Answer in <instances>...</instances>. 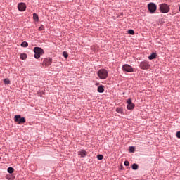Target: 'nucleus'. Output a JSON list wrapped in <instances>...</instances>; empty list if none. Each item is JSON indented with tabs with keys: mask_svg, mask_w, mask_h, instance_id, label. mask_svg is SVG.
Segmentation results:
<instances>
[{
	"mask_svg": "<svg viewBox=\"0 0 180 180\" xmlns=\"http://www.w3.org/2000/svg\"><path fill=\"white\" fill-rule=\"evenodd\" d=\"M34 53H35L34 58L37 59H39V58H40L41 56H43V54H44V51L43 50V49H41L40 47H34Z\"/></svg>",
	"mask_w": 180,
	"mask_h": 180,
	"instance_id": "nucleus-1",
	"label": "nucleus"
},
{
	"mask_svg": "<svg viewBox=\"0 0 180 180\" xmlns=\"http://www.w3.org/2000/svg\"><path fill=\"white\" fill-rule=\"evenodd\" d=\"M98 77H99L100 79H106L108 78V70L105 69H101L98 71Z\"/></svg>",
	"mask_w": 180,
	"mask_h": 180,
	"instance_id": "nucleus-2",
	"label": "nucleus"
},
{
	"mask_svg": "<svg viewBox=\"0 0 180 180\" xmlns=\"http://www.w3.org/2000/svg\"><path fill=\"white\" fill-rule=\"evenodd\" d=\"M160 10L162 13H168L169 12V6L167 4H160Z\"/></svg>",
	"mask_w": 180,
	"mask_h": 180,
	"instance_id": "nucleus-3",
	"label": "nucleus"
},
{
	"mask_svg": "<svg viewBox=\"0 0 180 180\" xmlns=\"http://www.w3.org/2000/svg\"><path fill=\"white\" fill-rule=\"evenodd\" d=\"M14 120L18 124H22V123H26V118L22 117L20 115H15Z\"/></svg>",
	"mask_w": 180,
	"mask_h": 180,
	"instance_id": "nucleus-4",
	"label": "nucleus"
},
{
	"mask_svg": "<svg viewBox=\"0 0 180 180\" xmlns=\"http://www.w3.org/2000/svg\"><path fill=\"white\" fill-rule=\"evenodd\" d=\"M53 63V59L51 58H44L42 63L43 67H49V65H51Z\"/></svg>",
	"mask_w": 180,
	"mask_h": 180,
	"instance_id": "nucleus-5",
	"label": "nucleus"
},
{
	"mask_svg": "<svg viewBox=\"0 0 180 180\" xmlns=\"http://www.w3.org/2000/svg\"><path fill=\"white\" fill-rule=\"evenodd\" d=\"M148 11L150 13H154L157 11V5L154 3H150L148 4Z\"/></svg>",
	"mask_w": 180,
	"mask_h": 180,
	"instance_id": "nucleus-6",
	"label": "nucleus"
},
{
	"mask_svg": "<svg viewBox=\"0 0 180 180\" xmlns=\"http://www.w3.org/2000/svg\"><path fill=\"white\" fill-rule=\"evenodd\" d=\"M139 67H140V68H141V70H148V68H150V63H148V62L144 60L140 63Z\"/></svg>",
	"mask_w": 180,
	"mask_h": 180,
	"instance_id": "nucleus-7",
	"label": "nucleus"
},
{
	"mask_svg": "<svg viewBox=\"0 0 180 180\" xmlns=\"http://www.w3.org/2000/svg\"><path fill=\"white\" fill-rule=\"evenodd\" d=\"M122 69L124 71H126L127 72H133V67H131L130 65L126 64L122 66Z\"/></svg>",
	"mask_w": 180,
	"mask_h": 180,
	"instance_id": "nucleus-8",
	"label": "nucleus"
},
{
	"mask_svg": "<svg viewBox=\"0 0 180 180\" xmlns=\"http://www.w3.org/2000/svg\"><path fill=\"white\" fill-rule=\"evenodd\" d=\"M127 109L129 110H131L134 109V103L131 101V98H129L127 101Z\"/></svg>",
	"mask_w": 180,
	"mask_h": 180,
	"instance_id": "nucleus-9",
	"label": "nucleus"
},
{
	"mask_svg": "<svg viewBox=\"0 0 180 180\" xmlns=\"http://www.w3.org/2000/svg\"><path fill=\"white\" fill-rule=\"evenodd\" d=\"M18 8L20 12H25L26 11V4L25 3H20L18 5Z\"/></svg>",
	"mask_w": 180,
	"mask_h": 180,
	"instance_id": "nucleus-10",
	"label": "nucleus"
},
{
	"mask_svg": "<svg viewBox=\"0 0 180 180\" xmlns=\"http://www.w3.org/2000/svg\"><path fill=\"white\" fill-rule=\"evenodd\" d=\"M78 155H80L82 158L86 157V152L85 150H81L78 152Z\"/></svg>",
	"mask_w": 180,
	"mask_h": 180,
	"instance_id": "nucleus-11",
	"label": "nucleus"
},
{
	"mask_svg": "<svg viewBox=\"0 0 180 180\" xmlns=\"http://www.w3.org/2000/svg\"><path fill=\"white\" fill-rule=\"evenodd\" d=\"M98 92H99L100 94H102L103 92H105V89L104 86L103 85H101L98 87L97 89Z\"/></svg>",
	"mask_w": 180,
	"mask_h": 180,
	"instance_id": "nucleus-12",
	"label": "nucleus"
},
{
	"mask_svg": "<svg viewBox=\"0 0 180 180\" xmlns=\"http://www.w3.org/2000/svg\"><path fill=\"white\" fill-rule=\"evenodd\" d=\"M157 58V53H153L150 56H148L149 60H154V58Z\"/></svg>",
	"mask_w": 180,
	"mask_h": 180,
	"instance_id": "nucleus-13",
	"label": "nucleus"
},
{
	"mask_svg": "<svg viewBox=\"0 0 180 180\" xmlns=\"http://www.w3.org/2000/svg\"><path fill=\"white\" fill-rule=\"evenodd\" d=\"M20 58L21 60H26V58H27V55H26V53H21L20 56Z\"/></svg>",
	"mask_w": 180,
	"mask_h": 180,
	"instance_id": "nucleus-14",
	"label": "nucleus"
},
{
	"mask_svg": "<svg viewBox=\"0 0 180 180\" xmlns=\"http://www.w3.org/2000/svg\"><path fill=\"white\" fill-rule=\"evenodd\" d=\"M33 19L35 22H39V15H37V14H36V13H34Z\"/></svg>",
	"mask_w": 180,
	"mask_h": 180,
	"instance_id": "nucleus-15",
	"label": "nucleus"
},
{
	"mask_svg": "<svg viewBox=\"0 0 180 180\" xmlns=\"http://www.w3.org/2000/svg\"><path fill=\"white\" fill-rule=\"evenodd\" d=\"M7 171L8 174H13V171H15V169H13V167H8Z\"/></svg>",
	"mask_w": 180,
	"mask_h": 180,
	"instance_id": "nucleus-16",
	"label": "nucleus"
},
{
	"mask_svg": "<svg viewBox=\"0 0 180 180\" xmlns=\"http://www.w3.org/2000/svg\"><path fill=\"white\" fill-rule=\"evenodd\" d=\"M132 169H134V170L139 169V165L134 163L132 165Z\"/></svg>",
	"mask_w": 180,
	"mask_h": 180,
	"instance_id": "nucleus-17",
	"label": "nucleus"
},
{
	"mask_svg": "<svg viewBox=\"0 0 180 180\" xmlns=\"http://www.w3.org/2000/svg\"><path fill=\"white\" fill-rule=\"evenodd\" d=\"M29 46V44L27 41H23L21 44V47H27Z\"/></svg>",
	"mask_w": 180,
	"mask_h": 180,
	"instance_id": "nucleus-18",
	"label": "nucleus"
},
{
	"mask_svg": "<svg viewBox=\"0 0 180 180\" xmlns=\"http://www.w3.org/2000/svg\"><path fill=\"white\" fill-rule=\"evenodd\" d=\"M4 82L6 84H11V81L9 79H4Z\"/></svg>",
	"mask_w": 180,
	"mask_h": 180,
	"instance_id": "nucleus-19",
	"label": "nucleus"
},
{
	"mask_svg": "<svg viewBox=\"0 0 180 180\" xmlns=\"http://www.w3.org/2000/svg\"><path fill=\"white\" fill-rule=\"evenodd\" d=\"M63 57H65V58H67L68 57V53L64 51L63 53Z\"/></svg>",
	"mask_w": 180,
	"mask_h": 180,
	"instance_id": "nucleus-20",
	"label": "nucleus"
},
{
	"mask_svg": "<svg viewBox=\"0 0 180 180\" xmlns=\"http://www.w3.org/2000/svg\"><path fill=\"white\" fill-rule=\"evenodd\" d=\"M39 32H41V30H44V25H41L39 29H38Z\"/></svg>",
	"mask_w": 180,
	"mask_h": 180,
	"instance_id": "nucleus-21",
	"label": "nucleus"
},
{
	"mask_svg": "<svg viewBox=\"0 0 180 180\" xmlns=\"http://www.w3.org/2000/svg\"><path fill=\"white\" fill-rule=\"evenodd\" d=\"M129 152L130 153H134V147L130 146L129 147Z\"/></svg>",
	"mask_w": 180,
	"mask_h": 180,
	"instance_id": "nucleus-22",
	"label": "nucleus"
},
{
	"mask_svg": "<svg viewBox=\"0 0 180 180\" xmlns=\"http://www.w3.org/2000/svg\"><path fill=\"white\" fill-rule=\"evenodd\" d=\"M129 34H134V30H128Z\"/></svg>",
	"mask_w": 180,
	"mask_h": 180,
	"instance_id": "nucleus-23",
	"label": "nucleus"
},
{
	"mask_svg": "<svg viewBox=\"0 0 180 180\" xmlns=\"http://www.w3.org/2000/svg\"><path fill=\"white\" fill-rule=\"evenodd\" d=\"M116 112H117V113H122L123 110H122L121 108H117Z\"/></svg>",
	"mask_w": 180,
	"mask_h": 180,
	"instance_id": "nucleus-24",
	"label": "nucleus"
},
{
	"mask_svg": "<svg viewBox=\"0 0 180 180\" xmlns=\"http://www.w3.org/2000/svg\"><path fill=\"white\" fill-rule=\"evenodd\" d=\"M97 158H98V160H103V155H97Z\"/></svg>",
	"mask_w": 180,
	"mask_h": 180,
	"instance_id": "nucleus-25",
	"label": "nucleus"
},
{
	"mask_svg": "<svg viewBox=\"0 0 180 180\" xmlns=\"http://www.w3.org/2000/svg\"><path fill=\"white\" fill-rule=\"evenodd\" d=\"M124 164L125 167H129V162L127 160H126Z\"/></svg>",
	"mask_w": 180,
	"mask_h": 180,
	"instance_id": "nucleus-26",
	"label": "nucleus"
},
{
	"mask_svg": "<svg viewBox=\"0 0 180 180\" xmlns=\"http://www.w3.org/2000/svg\"><path fill=\"white\" fill-rule=\"evenodd\" d=\"M176 137L180 139V131L176 132Z\"/></svg>",
	"mask_w": 180,
	"mask_h": 180,
	"instance_id": "nucleus-27",
	"label": "nucleus"
},
{
	"mask_svg": "<svg viewBox=\"0 0 180 180\" xmlns=\"http://www.w3.org/2000/svg\"><path fill=\"white\" fill-rule=\"evenodd\" d=\"M120 169H123V165H120Z\"/></svg>",
	"mask_w": 180,
	"mask_h": 180,
	"instance_id": "nucleus-28",
	"label": "nucleus"
}]
</instances>
